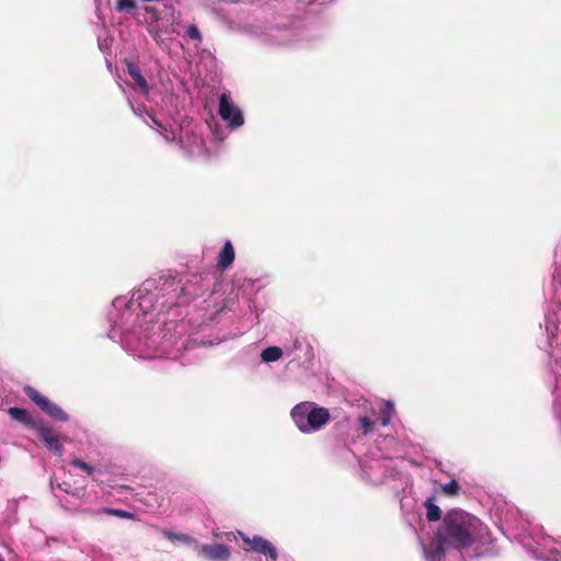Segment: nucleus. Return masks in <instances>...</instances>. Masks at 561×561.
Returning <instances> with one entry per match:
<instances>
[{
	"label": "nucleus",
	"mask_w": 561,
	"mask_h": 561,
	"mask_svg": "<svg viewBox=\"0 0 561 561\" xmlns=\"http://www.w3.org/2000/svg\"><path fill=\"white\" fill-rule=\"evenodd\" d=\"M154 284L147 280L130 298L117 297L113 301L108 337L138 358H153L172 354V341L165 334L161 337L153 324L154 295L150 291Z\"/></svg>",
	"instance_id": "obj_1"
},
{
	"label": "nucleus",
	"mask_w": 561,
	"mask_h": 561,
	"mask_svg": "<svg viewBox=\"0 0 561 561\" xmlns=\"http://www.w3.org/2000/svg\"><path fill=\"white\" fill-rule=\"evenodd\" d=\"M491 542L489 528L478 517L461 510H453L444 517L438 538L424 545L423 550L427 561H440L445 556L444 546L458 550L474 547L478 551Z\"/></svg>",
	"instance_id": "obj_2"
},
{
	"label": "nucleus",
	"mask_w": 561,
	"mask_h": 561,
	"mask_svg": "<svg viewBox=\"0 0 561 561\" xmlns=\"http://www.w3.org/2000/svg\"><path fill=\"white\" fill-rule=\"evenodd\" d=\"M290 417L301 433L311 434L323 428L331 415L327 408L311 401H304L291 409Z\"/></svg>",
	"instance_id": "obj_3"
},
{
	"label": "nucleus",
	"mask_w": 561,
	"mask_h": 561,
	"mask_svg": "<svg viewBox=\"0 0 561 561\" xmlns=\"http://www.w3.org/2000/svg\"><path fill=\"white\" fill-rule=\"evenodd\" d=\"M400 444L392 436H386L381 440L378 442V451L373 453L374 457H380L385 459H391L399 455ZM362 469L367 479H369L374 483L381 482L382 478L387 474V472L379 473L382 468L379 459L375 458L371 463H362Z\"/></svg>",
	"instance_id": "obj_4"
},
{
	"label": "nucleus",
	"mask_w": 561,
	"mask_h": 561,
	"mask_svg": "<svg viewBox=\"0 0 561 561\" xmlns=\"http://www.w3.org/2000/svg\"><path fill=\"white\" fill-rule=\"evenodd\" d=\"M179 151L188 160L207 162L222 151L221 142H178Z\"/></svg>",
	"instance_id": "obj_5"
},
{
	"label": "nucleus",
	"mask_w": 561,
	"mask_h": 561,
	"mask_svg": "<svg viewBox=\"0 0 561 561\" xmlns=\"http://www.w3.org/2000/svg\"><path fill=\"white\" fill-rule=\"evenodd\" d=\"M24 391L26 396L50 417L62 422L68 421V414L36 389L27 386L24 388Z\"/></svg>",
	"instance_id": "obj_6"
},
{
	"label": "nucleus",
	"mask_w": 561,
	"mask_h": 561,
	"mask_svg": "<svg viewBox=\"0 0 561 561\" xmlns=\"http://www.w3.org/2000/svg\"><path fill=\"white\" fill-rule=\"evenodd\" d=\"M218 113L231 128H238L244 122L242 112L232 104L229 93H222L220 95Z\"/></svg>",
	"instance_id": "obj_7"
},
{
	"label": "nucleus",
	"mask_w": 561,
	"mask_h": 561,
	"mask_svg": "<svg viewBox=\"0 0 561 561\" xmlns=\"http://www.w3.org/2000/svg\"><path fill=\"white\" fill-rule=\"evenodd\" d=\"M196 550L198 554L213 561H227L230 558V549L221 543L197 545Z\"/></svg>",
	"instance_id": "obj_8"
},
{
	"label": "nucleus",
	"mask_w": 561,
	"mask_h": 561,
	"mask_svg": "<svg viewBox=\"0 0 561 561\" xmlns=\"http://www.w3.org/2000/svg\"><path fill=\"white\" fill-rule=\"evenodd\" d=\"M36 434L37 437L46 445V447L55 453L56 455H61L64 451L62 445L59 440V437L50 430L44 425H36Z\"/></svg>",
	"instance_id": "obj_9"
},
{
	"label": "nucleus",
	"mask_w": 561,
	"mask_h": 561,
	"mask_svg": "<svg viewBox=\"0 0 561 561\" xmlns=\"http://www.w3.org/2000/svg\"><path fill=\"white\" fill-rule=\"evenodd\" d=\"M243 540L250 549L268 556L272 561L277 559L276 548L266 539L254 536L253 538L243 537Z\"/></svg>",
	"instance_id": "obj_10"
},
{
	"label": "nucleus",
	"mask_w": 561,
	"mask_h": 561,
	"mask_svg": "<svg viewBox=\"0 0 561 561\" xmlns=\"http://www.w3.org/2000/svg\"><path fill=\"white\" fill-rule=\"evenodd\" d=\"M126 70L130 78L134 81L135 87L140 91V93L148 95L149 94V84L146 78L141 75L140 68L133 60H126Z\"/></svg>",
	"instance_id": "obj_11"
},
{
	"label": "nucleus",
	"mask_w": 561,
	"mask_h": 561,
	"mask_svg": "<svg viewBox=\"0 0 561 561\" xmlns=\"http://www.w3.org/2000/svg\"><path fill=\"white\" fill-rule=\"evenodd\" d=\"M234 260V249L230 240H227L218 254L217 265L226 270Z\"/></svg>",
	"instance_id": "obj_12"
},
{
	"label": "nucleus",
	"mask_w": 561,
	"mask_h": 561,
	"mask_svg": "<svg viewBox=\"0 0 561 561\" xmlns=\"http://www.w3.org/2000/svg\"><path fill=\"white\" fill-rule=\"evenodd\" d=\"M9 414L10 416L15 420V421H19L25 425H28V426H32L36 430V425H38L37 423L33 422V419L32 416L30 415V413L24 410V409H20V408H10L9 409Z\"/></svg>",
	"instance_id": "obj_13"
},
{
	"label": "nucleus",
	"mask_w": 561,
	"mask_h": 561,
	"mask_svg": "<svg viewBox=\"0 0 561 561\" xmlns=\"http://www.w3.org/2000/svg\"><path fill=\"white\" fill-rule=\"evenodd\" d=\"M377 423H379V419L376 417L375 412H373L371 415H360L358 419V431H360L363 434H368L375 430Z\"/></svg>",
	"instance_id": "obj_14"
},
{
	"label": "nucleus",
	"mask_w": 561,
	"mask_h": 561,
	"mask_svg": "<svg viewBox=\"0 0 561 561\" xmlns=\"http://www.w3.org/2000/svg\"><path fill=\"white\" fill-rule=\"evenodd\" d=\"M162 534L164 535L165 538H168L172 542H178V543L187 545V546H194L195 548L197 547V541L186 534L173 533L170 530H163Z\"/></svg>",
	"instance_id": "obj_15"
},
{
	"label": "nucleus",
	"mask_w": 561,
	"mask_h": 561,
	"mask_svg": "<svg viewBox=\"0 0 561 561\" xmlns=\"http://www.w3.org/2000/svg\"><path fill=\"white\" fill-rule=\"evenodd\" d=\"M426 507V517L430 522H437L442 517L440 508L435 504L434 496L427 497L424 503Z\"/></svg>",
	"instance_id": "obj_16"
},
{
	"label": "nucleus",
	"mask_w": 561,
	"mask_h": 561,
	"mask_svg": "<svg viewBox=\"0 0 561 561\" xmlns=\"http://www.w3.org/2000/svg\"><path fill=\"white\" fill-rule=\"evenodd\" d=\"M396 410L392 402H385L380 410V419L379 423L382 426H387L390 424L392 417L394 416Z\"/></svg>",
	"instance_id": "obj_17"
},
{
	"label": "nucleus",
	"mask_w": 561,
	"mask_h": 561,
	"mask_svg": "<svg viewBox=\"0 0 561 561\" xmlns=\"http://www.w3.org/2000/svg\"><path fill=\"white\" fill-rule=\"evenodd\" d=\"M282 356L283 350L278 346L266 347L261 353L262 360L266 363L278 360Z\"/></svg>",
	"instance_id": "obj_18"
},
{
	"label": "nucleus",
	"mask_w": 561,
	"mask_h": 561,
	"mask_svg": "<svg viewBox=\"0 0 561 561\" xmlns=\"http://www.w3.org/2000/svg\"><path fill=\"white\" fill-rule=\"evenodd\" d=\"M442 492L446 495L454 496L459 493V484L456 480H451L447 483L442 484Z\"/></svg>",
	"instance_id": "obj_19"
},
{
	"label": "nucleus",
	"mask_w": 561,
	"mask_h": 561,
	"mask_svg": "<svg viewBox=\"0 0 561 561\" xmlns=\"http://www.w3.org/2000/svg\"><path fill=\"white\" fill-rule=\"evenodd\" d=\"M115 9L118 12H131L136 9L135 0H118L115 4Z\"/></svg>",
	"instance_id": "obj_20"
},
{
	"label": "nucleus",
	"mask_w": 561,
	"mask_h": 561,
	"mask_svg": "<svg viewBox=\"0 0 561 561\" xmlns=\"http://www.w3.org/2000/svg\"><path fill=\"white\" fill-rule=\"evenodd\" d=\"M185 34L191 39L198 41V42L202 41V34L196 25H188L186 27Z\"/></svg>",
	"instance_id": "obj_21"
},
{
	"label": "nucleus",
	"mask_w": 561,
	"mask_h": 561,
	"mask_svg": "<svg viewBox=\"0 0 561 561\" xmlns=\"http://www.w3.org/2000/svg\"><path fill=\"white\" fill-rule=\"evenodd\" d=\"M72 465L77 468L84 470L88 474H92L94 472V468L87 462L80 460V459H73Z\"/></svg>",
	"instance_id": "obj_22"
},
{
	"label": "nucleus",
	"mask_w": 561,
	"mask_h": 561,
	"mask_svg": "<svg viewBox=\"0 0 561 561\" xmlns=\"http://www.w3.org/2000/svg\"><path fill=\"white\" fill-rule=\"evenodd\" d=\"M546 330H547V332H548V336H549V339H550V337L556 336V333H557V331H558V327H557L556 324H552V323L550 322V320H548V321H547V324H546Z\"/></svg>",
	"instance_id": "obj_23"
},
{
	"label": "nucleus",
	"mask_w": 561,
	"mask_h": 561,
	"mask_svg": "<svg viewBox=\"0 0 561 561\" xmlns=\"http://www.w3.org/2000/svg\"><path fill=\"white\" fill-rule=\"evenodd\" d=\"M107 512L112 515L119 516V517H129L130 516L129 513L122 511V510H108Z\"/></svg>",
	"instance_id": "obj_24"
},
{
	"label": "nucleus",
	"mask_w": 561,
	"mask_h": 561,
	"mask_svg": "<svg viewBox=\"0 0 561 561\" xmlns=\"http://www.w3.org/2000/svg\"><path fill=\"white\" fill-rule=\"evenodd\" d=\"M146 11L149 13H157V11L153 8H146Z\"/></svg>",
	"instance_id": "obj_25"
},
{
	"label": "nucleus",
	"mask_w": 561,
	"mask_h": 561,
	"mask_svg": "<svg viewBox=\"0 0 561 561\" xmlns=\"http://www.w3.org/2000/svg\"><path fill=\"white\" fill-rule=\"evenodd\" d=\"M0 561H3V559L0 557Z\"/></svg>",
	"instance_id": "obj_26"
}]
</instances>
